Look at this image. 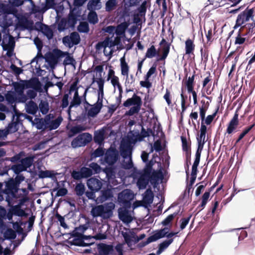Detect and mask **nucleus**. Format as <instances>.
Masks as SVG:
<instances>
[{
	"instance_id": "nucleus-55",
	"label": "nucleus",
	"mask_w": 255,
	"mask_h": 255,
	"mask_svg": "<svg viewBox=\"0 0 255 255\" xmlns=\"http://www.w3.org/2000/svg\"><path fill=\"white\" fill-rule=\"evenodd\" d=\"M145 163V166L143 168L142 171H141V172L150 175V174L151 173V171L152 170V167L154 164L153 159H151L150 161H147Z\"/></svg>"
},
{
	"instance_id": "nucleus-54",
	"label": "nucleus",
	"mask_w": 255,
	"mask_h": 255,
	"mask_svg": "<svg viewBox=\"0 0 255 255\" xmlns=\"http://www.w3.org/2000/svg\"><path fill=\"white\" fill-rule=\"evenodd\" d=\"M158 55L157 51L154 45H151L148 48L146 52L145 58H152Z\"/></svg>"
},
{
	"instance_id": "nucleus-30",
	"label": "nucleus",
	"mask_w": 255,
	"mask_h": 255,
	"mask_svg": "<svg viewBox=\"0 0 255 255\" xmlns=\"http://www.w3.org/2000/svg\"><path fill=\"white\" fill-rule=\"evenodd\" d=\"M38 110L37 105L32 100L25 104V110L28 114L34 115L36 114Z\"/></svg>"
},
{
	"instance_id": "nucleus-19",
	"label": "nucleus",
	"mask_w": 255,
	"mask_h": 255,
	"mask_svg": "<svg viewBox=\"0 0 255 255\" xmlns=\"http://www.w3.org/2000/svg\"><path fill=\"white\" fill-rule=\"evenodd\" d=\"M87 185L90 190L98 192L102 189L103 183L99 179L91 177L88 179Z\"/></svg>"
},
{
	"instance_id": "nucleus-16",
	"label": "nucleus",
	"mask_w": 255,
	"mask_h": 255,
	"mask_svg": "<svg viewBox=\"0 0 255 255\" xmlns=\"http://www.w3.org/2000/svg\"><path fill=\"white\" fill-rule=\"evenodd\" d=\"M15 40L14 37L10 34H4L2 39L1 46L3 50L8 49H14L15 47Z\"/></svg>"
},
{
	"instance_id": "nucleus-56",
	"label": "nucleus",
	"mask_w": 255,
	"mask_h": 255,
	"mask_svg": "<svg viewBox=\"0 0 255 255\" xmlns=\"http://www.w3.org/2000/svg\"><path fill=\"white\" fill-rule=\"evenodd\" d=\"M128 160L126 161V159H124L122 163V167L127 170L131 169L132 168L134 169L133 162L132 158H128Z\"/></svg>"
},
{
	"instance_id": "nucleus-31",
	"label": "nucleus",
	"mask_w": 255,
	"mask_h": 255,
	"mask_svg": "<svg viewBox=\"0 0 255 255\" xmlns=\"http://www.w3.org/2000/svg\"><path fill=\"white\" fill-rule=\"evenodd\" d=\"M15 116L16 117L15 122H12L9 123L6 127V129L8 131V133H14L16 132L18 129L17 125L20 121V115H15Z\"/></svg>"
},
{
	"instance_id": "nucleus-50",
	"label": "nucleus",
	"mask_w": 255,
	"mask_h": 255,
	"mask_svg": "<svg viewBox=\"0 0 255 255\" xmlns=\"http://www.w3.org/2000/svg\"><path fill=\"white\" fill-rule=\"evenodd\" d=\"M121 73L123 76H127L128 78V72L129 67L128 63L125 61L124 57L121 59Z\"/></svg>"
},
{
	"instance_id": "nucleus-61",
	"label": "nucleus",
	"mask_w": 255,
	"mask_h": 255,
	"mask_svg": "<svg viewBox=\"0 0 255 255\" xmlns=\"http://www.w3.org/2000/svg\"><path fill=\"white\" fill-rule=\"evenodd\" d=\"M117 5L116 0H108L106 2L105 9L107 11L110 12L115 8Z\"/></svg>"
},
{
	"instance_id": "nucleus-15",
	"label": "nucleus",
	"mask_w": 255,
	"mask_h": 255,
	"mask_svg": "<svg viewBox=\"0 0 255 255\" xmlns=\"http://www.w3.org/2000/svg\"><path fill=\"white\" fill-rule=\"evenodd\" d=\"M102 214V218L107 219L112 217L113 210L115 208V204L110 202L104 205H100Z\"/></svg>"
},
{
	"instance_id": "nucleus-29",
	"label": "nucleus",
	"mask_w": 255,
	"mask_h": 255,
	"mask_svg": "<svg viewBox=\"0 0 255 255\" xmlns=\"http://www.w3.org/2000/svg\"><path fill=\"white\" fill-rule=\"evenodd\" d=\"M169 230L168 227H164L160 230H156L151 236L155 242L159 239L166 237Z\"/></svg>"
},
{
	"instance_id": "nucleus-59",
	"label": "nucleus",
	"mask_w": 255,
	"mask_h": 255,
	"mask_svg": "<svg viewBox=\"0 0 255 255\" xmlns=\"http://www.w3.org/2000/svg\"><path fill=\"white\" fill-rule=\"evenodd\" d=\"M179 212V210L173 214L169 215L163 221H162L161 223L162 225L166 226L169 225L174 218L178 214Z\"/></svg>"
},
{
	"instance_id": "nucleus-34",
	"label": "nucleus",
	"mask_w": 255,
	"mask_h": 255,
	"mask_svg": "<svg viewBox=\"0 0 255 255\" xmlns=\"http://www.w3.org/2000/svg\"><path fill=\"white\" fill-rule=\"evenodd\" d=\"M62 121L63 118L61 116H59L56 119L52 121L50 119L48 128H49L50 130L57 129L60 126Z\"/></svg>"
},
{
	"instance_id": "nucleus-25",
	"label": "nucleus",
	"mask_w": 255,
	"mask_h": 255,
	"mask_svg": "<svg viewBox=\"0 0 255 255\" xmlns=\"http://www.w3.org/2000/svg\"><path fill=\"white\" fill-rule=\"evenodd\" d=\"M142 104L141 98L136 94H134L131 98H128L123 103V106L128 107L131 106H134L136 104Z\"/></svg>"
},
{
	"instance_id": "nucleus-58",
	"label": "nucleus",
	"mask_w": 255,
	"mask_h": 255,
	"mask_svg": "<svg viewBox=\"0 0 255 255\" xmlns=\"http://www.w3.org/2000/svg\"><path fill=\"white\" fill-rule=\"evenodd\" d=\"M141 105L142 104H139L133 106L128 111L126 112V114L128 116H131L138 113L140 110Z\"/></svg>"
},
{
	"instance_id": "nucleus-52",
	"label": "nucleus",
	"mask_w": 255,
	"mask_h": 255,
	"mask_svg": "<svg viewBox=\"0 0 255 255\" xmlns=\"http://www.w3.org/2000/svg\"><path fill=\"white\" fill-rule=\"evenodd\" d=\"M207 127L204 124V123H201L200 130V133L199 135L197 137V141H205V136L207 133Z\"/></svg>"
},
{
	"instance_id": "nucleus-12",
	"label": "nucleus",
	"mask_w": 255,
	"mask_h": 255,
	"mask_svg": "<svg viewBox=\"0 0 255 255\" xmlns=\"http://www.w3.org/2000/svg\"><path fill=\"white\" fill-rule=\"evenodd\" d=\"M95 82H96L98 85V99L97 102L103 104L105 80L102 78V75L101 74L100 75V78H99L97 80H96L95 78V76H93L91 85Z\"/></svg>"
},
{
	"instance_id": "nucleus-4",
	"label": "nucleus",
	"mask_w": 255,
	"mask_h": 255,
	"mask_svg": "<svg viewBox=\"0 0 255 255\" xmlns=\"http://www.w3.org/2000/svg\"><path fill=\"white\" fill-rule=\"evenodd\" d=\"M134 198L133 192L129 189H126L118 194V201L122 206L130 208L131 202Z\"/></svg>"
},
{
	"instance_id": "nucleus-17",
	"label": "nucleus",
	"mask_w": 255,
	"mask_h": 255,
	"mask_svg": "<svg viewBox=\"0 0 255 255\" xmlns=\"http://www.w3.org/2000/svg\"><path fill=\"white\" fill-rule=\"evenodd\" d=\"M103 171L106 174L109 184L112 183L115 185V182L117 180L116 179V167L115 166L108 165V166L105 167Z\"/></svg>"
},
{
	"instance_id": "nucleus-8",
	"label": "nucleus",
	"mask_w": 255,
	"mask_h": 255,
	"mask_svg": "<svg viewBox=\"0 0 255 255\" xmlns=\"http://www.w3.org/2000/svg\"><path fill=\"white\" fill-rule=\"evenodd\" d=\"M122 235L124 238L125 244L129 248L132 246L133 243L134 244H136L146 236L145 234H141L137 236L134 232H130L129 233L122 232Z\"/></svg>"
},
{
	"instance_id": "nucleus-9",
	"label": "nucleus",
	"mask_w": 255,
	"mask_h": 255,
	"mask_svg": "<svg viewBox=\"0 0 255 255\" xmlns=\"http://www.w3.org/2000/svg\"><path fill=\"white\" fill-rule=\"evenodd\" d=\"M132 175L134 178L138 177L136 185L139 190L144 189L146 188L149 181V175L140 172L135 168L133 169Z\"/></svg>"
},
{
	"instance_id": "nucleus-53",
	"label": "nucleus",
	"mask_w": 255,
	"mask_h": 255,
	"mask_svg": "<svg viewBox=\"0 0 255 255\" xmlns=\"http://www.w3.org/2000/svg\"><path fill=\"white\" fill-rule=\"evenodd\" d=\"M75 192L78 196H82L85 193V185L82 182L77 183L75 187Z\"/></svg>"
},
{
	"instance_id": "nucleus-13",
	"label": "nucleus",
	"mask_w": 255,
	"mask_h": 255,
	"mask_svg": "<svg viewBox=\"0 0 255 255\" xmlns=\"http://www.w3.org/2000/svg\"><path fill=\"white\" fill-rule=\"evenodd\" d=\"M81 10L76 11L75 9H70L69 14L67 17L66 18L67 20L68 26L69 27L72 28H74L75 27V25L79 20V17L81 16Z\"/></svg>"
},
{
	"instance_id": "nucleus-64",
	"label": "nucleus",
	"mask_w": 255,
	"mask_h": 255,
	"mask_svg": "<svg viewBox=\"0 0 255 255\" xmlns=\"http://www.w3.org/2000/svg\"><path fill=\"white\" fill-rule=\"evenodd\" d=\"M195 74L191 77H189L186 81L185 85L188 92H191L192 89H193V84L194 82Z\"/></svg>"
},
{
	"instance_id": "nucleus-57",
	"label": "nucleus",
	"mask_w": 255,
	"mask_h": 255,
	"mask_svg": "<svg viewBox=\"0 0 255 255\" xmlns=\"http://www.w3.org/2000/svg\"><path fill=\"white\" fill-rule=\"evenodd\" d=\"M77 30L80 33H87L90 30L89 24L86 22H80Z\"/></svg>"
},
{
	"instance_id": "nucleus-27",
	"label": "nucleus",
	"mask_w": 255,
	"mask_h": 255,
	"mask_svg": "<svg viewBox=\"0 0 255 255\" xmlns=\"http://www.w3.org/2000/svg\"><path fill=\"white\" fill-rule=\"evenodd\" d=\"M103 106V104L96 102V103L93 105V107L88 110V117L92 118L95 117L100 112Z\"/></svg>"
},
{
	"instance_id": "nucleus-42",
	"label": "nucleus",
	"mask_w": 255,
	"mask_h": 255,
	"mask_svg": "<svg viewBox=\"0 0 255 255\" xmlns=\"http://www.w3.org/2000/svg\"><path fill=\"white\" fill-rule=\"evenodd\" d=\"M5 190V186L3 189V192H0V202H1L4 200V194L5 195V201L7 202L8 205L12 203L13 199H17L16 196L15 195H14L13 197L11 196L9 194L6 193Z\"/></svg>"
},
{
	"instance_id": "nucleus-51",
	"label": "nucleus",
	"mask_w": 255,
	"mask_h": 255,
	"mask_svg": "<svg viewBox=\"0 0 255 255\" xmlns=\"http://www.w3.org/2000/svg\"><path fill=\"white\" fill-rule=\"evenodd\" d=\"M88 229V226L86 224L81 225L75 228L74 231L72 233L71 236L76 237L77 235L83 234Z\"/></svg>"
},
{
	"instance_id": "nucleus-5",
	"label": "nucleus",
	"mask_w": 255,
	"mask_h": 255,
	"mask_svg": "<svg viewBox=\"0 0 255 255\" xmlns=\"http://www.w3.org/2000/svg\"><path fill=\"white\" fill-rule=\"evenodd\" d=\"M254 8H249L247 7L245 10L238 14L236 20L235 25L234 26V29H235L242 26L246 22L249 21L250 19L253 20L254 17Z\"/></svg>"
},
{
	"instance_id": "nucleus-33",
	"label": "nucleus",
	"mask_w": 255,
	"mask_h": 255,
	"mask_svg": "<svg viewBox=\"0 0 255 255\" xmlns=\"http://www.w3.org/2000/svg\"><path fill=\"white\" fill-rule=\"evenodd\" d=\"M57 174V173H55L54 171L52 170H40L38 172V177L41 179H44L46 178H55V175Z\"/></svg>"
},
{
	"instance_id": "nucleus-45",
	"label": "nucleus",
	"mask_w": 255,
	"mask_h": 255,
	"mask_svg": "<svg viewBox=\"0 0 255 255\" xmlns=\"http://www.w3.org/2000/svg\"><path fill=\"white\" fill-rule=\"evenodd\" d=\"M87 18L89 22L91 24H95L98 22V15L95 10L89 11Z\"/></svg>"
},
{
	"instance_id": "nucleus-60",
	"label": "nucleus",
	"mask_w": 255,
	"mask_h": 255,
	"mask_svg": "<svg viewBox=\"0 0 255 255\" xmlns=\"http://www.w3.org/2000/svg\"><path fill=\"white\" fill-rule=\"evenodd\" d=\"M68 25L67 20L66 18H62L57 25V29L61 32L65 31L67 29Z\"/></svg>"
},
{
	"instance_id": "nucleus-20",
	"label": "nucleus",
	"mask_w": 255,
	"mask_h": 255,
	"mask_svg": "<svg viewBox=\"0 0 255 255\" xmlns=\"http://www.w3.org/2000/svg\"><path fill=\"white\" fill-rule=\"evenodd\" d=\"M97 250L98 252V255H110L114 251L113 245L104 243L99 244L97 246Z\"/></svg>"
},
{
	"instance_id": "nucleus-3",
	"label": "nucleus",
	"mask_w": 255,
	"mask_h": 255,
	"mask_svg": "<svg viewBox=\"0 0 255 255\" xmlns=\"http://www.w3.org/2000/svg\"><path fill=\"white\" fill-rule=\"evenodd\" d=\"M12 85L17 95H23L25 89L34 86H40V82L38 78H35L29 80H20L19 82H14L12 83Z\"/></svg>"
},
{
	"instance_id": "nucleus-49",
	"label": "nucleus",
	"mask_w": 255,
	"mask_h": 255,
	"mask_svg": "<svg viewBox=\"0 0 255 255\" xmlns=\"http://www.w3.org/2000/svg\"><path fill=\"white\" fill-rule=\"evenodd\" d=\"M34 156L32 155H29L24 158H22L20 163L22 164L26 167L29 168L33 164Z\"/></svg>"
},
{
	"instance_id": "nucleus-32",
	"label": "nucleus",
	"mask_w": 255,
	"mask_h": 255,
	"mask_svg": "<svg viewBox=\"0 0 255 255\" xmlns=\"http://www.w3.org/2000/svg\"><path fill=\"white\" fill-rule=\"evenodd\" d=\"M173 242V239H167L163 241L158 245V248L156 251V255H160L169 245Z\"/></svg>"
},
{
	"instance_id": "nucleus-44",
	"label": "nucleus",
	"mask_w": 255,
	"mask_h": 255,
	"mask_svg": "<svg viewBox=\"0 0 255 255\" xmlns=\"http://www.w3.org/2000/svg\"><path fill=\"white\" fill-rule=\"evenodd\" d=\"M66 53L65 54V58L63 61V65H72L75 66L76 64V61L73 56H71L68 52H64Z\"/></svg>"
},
{
	"instance_id": "nucleus-22",
	"label": "nucleus",
	"mask_w": 255,
	"mask_h": 255,
	"mask_svg": "<svg viewBox=\"0 0 255 255\" xmlns=\"http://www.w3.org/2000/svg\"><path fill=\"white\" fill-rule=\"evenodd\" d=\"M154 199V194L150 188L146 189L142 195V200L144 203L143 206L147 207L150 206L153 202Z\"/></svg>"
},
{
	"instance_id": "nucleus-46",
	"label": "nucleus",
	"mask_w": 255,
	"mask_h": 255,
	"mask_svg": "<svg viewBox=\"0 0 255 255\" xmlns=\"http://www.w3.org/2000/svg\"><path fill=\"white\" fill-rule=\"evenodd\" d=\"M195 49V45L193 41L190 38L185 41V52L186 54H190L193 53Z\"/></svg>"
},
{
	"instance_id": "nucleus-47",
	"label": "nucleus",
	"mask_w": 255,
	"mask_h": 255,
	"mask_svg": "<svg viewBox=\"0 0 255 255\" xmlns=\"http://www.w3.org/2000/svg\"><path fill=\"white\" fill-rule=\"evenodd\" d=\"M5 98L8 104L15 103L16 101L15 93L11 91H8L5 95Z\"/></svg>"
},
{
	"instance_id": "nucleus-36",
	"label": "nucleus",
	"mask_w": 255,
	"mask_h": 255,
	"mask_svg": "<svg viewBox=\"0 0 255 255\" xmlns=\"http://www.w3.org/2000/svg\"><path fill=\"white\" fill-rule=\"evenodd\" d=\"M86 130V128L80 125H76L75 126L72 127L69 131L68 134V137H71L75 135L76 134L81 132L83 131Z\"/></svg>"
},
{
	"instance_id": "nucleus-23",
	"label": "nucleus",
	"mask_w": 255,
	"mask_h": 255,
	"mask_svg": "<svg viewBox=\"0 0 255 255\" xmlns=\"http://www.w3.org/2000/svg\"><path fill=\"white\" fill-rule=\"evenodd\" d=\"M105 133L106 129L104 128L95 131L94 135V142L99 145H103L105 139Z\"/></svg>"
},
{
	"instance_id": "nucleus-43",
	"label": "nucleus",
	"mask_w": 255,
	"mask_h": 255,
	"mask_svg": "<svg viewBox=\"0 0 255 255\" xmlns=\"http://www.w3.org/2000/svg\"><path fill=\"white\" fill-rule=\"evenodd\" d=\"M3 238L6 240H14L16 238V232L11 229H7L3 233Z\"/></svg>"
},
{
	"instance_id": "nucleus-10",
	"label": "nucleus",
	"mask_w": 255,
	"mask_h": 255,
	"mask_svg": "<svg viewBox=\"0 0 255 255\" xmlns=\"http://www.w3.org/2000/svg\"><path fill=\"white\" fill-rule=\"evenodd\" d=\"M80 41V36L78 32L75 31L72 32L69 35L65 36L62 38L63 44L69 48L79 44Z\"/></svg>"
},
{
	"instance_id": "nucleus-28",
	"label": "nucleus",
	"mask_w": 255,
	"mask_h": 255,
	"mask_svg": "<svg viewBox=\"0 0 255 255\" xmlns=\"http://www.w3.org/2000/svg\"><path fill=\"white\" fill-rule=\"evenodd\" d=\"M132 149L128 144L124 145L120 148V155L124 159L132 158Z\"/></svg>"
},
{
	"instance_id": "nucleus-48",
	"label": "nucleus",
	"mask_w": 255,
	"mask_h": 255,
	"mask_svg": "<svg viewBox=\"0 0 255 255\" xmlns=\"http://www.w3.org/2000/svg\"><path fill=\"white\" fill-rule=\"evenodd\" d=\"M38 107L42 115L47 114L49 110V103L46 101L41 100Z\"/></svg>"
},
{
	"instance_id": "nucleus-24",
	"label": "nucleus",
	"mask_w": 255,
	"mask_h": 255,
	"mask_svg": "<svg viewBox=\"0 0 255 255\" xmlns=\"http://www.w3.org/2000/svg\"><path fill=\"white\" fill-rule=\"evenodd\" d=\"M239 115L238 112L236 111L234 115L233 118L229 122L227 128V132L228 134L232 133L233 131L237 128L239 125Z\"/></svg>"
},
{
	"instance_id": "nucleus-7",
	"label": "nucleus",
	"mask_w": 255,
	"mask_h": 255,
	"mask_svg": "<svg viewBox=\"0 0 255 255\" xmlns=\"http://www.w3.org/2000/svg\"><path fill=\"white\" fill-rule=\"evenodd\" d=\"M120 157L118 150L114 147H110L105 152L104 161L109 166H114Z\"/></svg>"
},
{
	"instance_id": "nucleus-63",
	"label": "nucleus",
	"mask_w": 255,
	"mask_h": 255,
	"mask_svg": "<svg viewBox=\"0 0 255 255\" xmlns=\"http://www.w3.org/2000/svg\"><path fill=\"white\" fill-rule=\"evenodd\" d=\"M71 175L72 178L75 180H80L84 178L80 169L79 170H73Z\"/></svg>"
},
{
	"instance_id": "nucleus-38",
	"label": "nucleus",
	"mask_w": 255,
	"mask_h": 255,
	"mask_svg": "<svg viewBox=\"0 0 255 255\" xmlns=\"http://www.w3.org/2000/svg\"><path fill=\"white\" fill-rule=\"evenodd\" d=\"M101 0H90L88 2L87 7L89 11L95 10L101 8Z\"/></svg>"
},
{
	"instance_id": "nucleus-2",
	"label": "nucleus",
	"mask_w": 255,
	"mask_h": 255,
	"mask_svg": "<svg viewBox=\"0 0 255 255\" xmlns=\"http://www.w3.org/2000/svg\"><path fill=\"white\" fill-rule=\"evenodd\" d=\"M25 180V177L22 174L16 175L14 178H10L7 181L5 182V191L9 194L11 196L14 195L18 199L22 196L21 194H18L19 191V186L20 183Z\"/></svg>"
},
{
	"instance_id": "nucleus-14",
	"label": "nucleus",
	"mask_w": 255,
	"mask_h": 255,
	"mask_svg": "<svg viewBox=\"0 0 255 255\" xmlns=\"http://www.w3.org/2000/svg\"><path fill=\"white\" fill-rule=\"evenodd\" d=\"M50 115L46 116L44 118H35L32 122V126H35L37 129L44 130L48 128L50 121Z\"/></svg>"
},
{
	"instance_id": "nucleus-6",
	"label": "nucleus",
	"mask_w": 255,
	"mask_h": 255,
	"mask_svg": "<svg viewBox=\"0 0 255 255\" xmlns=\"http://www.w3.org/2000/svg\"><path fill=\"white\" fill-rule=\"evenodd\" d=\"M92 140V135L91 134L88 132L82 133L73 139L71 145L74 148L85 146L90 143Z\"/></svg>"
},
{
	"instance_id": "nucleus-40",
	"label": "nucleus",
	"mask_w": 255,
	"mask_h": 255,
	"mask_svg": "<svg viewBox=\"0 0 255 255\" xmlns=\"http://www.w3.org/2000/svg\"><path fill=\"white\" fill-rule=\"evenodd\" d=\"M41 85H40V86ZM39 86H34L30 87L31 89H28L26 91V96L31 100L34 99L37 95V92L39 91L38 87Z\"/></svg>"
},
{
	"instance_id": "nucleus-21",
	"label": "nucleus",
	"mask_w": 255,
	"mask_h": 255,
	"mask_svg": "<svg viewBox=\"0 0 255 255\" xmlns=\"http://www.w3.org/2000/svg\"><path fill=\"white\" fill-rule=\"evenodd\" d=\"M127 207L123 206L118 209V217L120 220L125 224L129 223L131 221V217Z\"/></svg>"
},
{
	"instance_id": "nucleus-41",
	"label": "nucleus",
	"mask_w": 255,
	"mask_h": 255,
	"mask_svg": "<svg viewBox=\"0 0 255 255\" xmlns=\"http://www.w3.org/2000/svg\"><path fill=\"white\" fill-rule=\"evenodd\" d=\"M240 29H241V31L243 33V36H252L254 33V30L252 27L250 26V24L246 23L242 26Z\"/></svg>"
},
{
	"instance_id": "nucleus-18",
	"label": "nucleus",
	"mask_w": 255,
	"mask_h": 255,
	"mask_svg": "<svg viewBox=\"0 0 255 255\" xmlns=\"http://www.w3.org/2000/svg\"><path fill=\"white\" fill-rule=\"evenodd\" d=\"M38 29H39L40 31L46 36L48 40H50L53 38V32L52 29L47 25L37 21L35 23V29L38 30Z\"/></svg>"
},
{
	"instance_id": "nucleus-62",
	"label": "nucleus",
	"mask_w": 255,
	"mask_h": 255,
	"mask_svg": "<svg viewBox=\"0 0 255 255\" xmlns=\"http://www.w3.org/2000/svg\"><path fill=\"white\" fill-rule=\"evenodd\" d=\"M181 139L182 142V149L185 152L188 151H191V145L187 140V138L185 136H181Z\"/></svg>"
},
{
	"instance_id": "nucleus-26",
	"label": "nucleus",
	"mask_w": 255,
	"mask_h": 255,
	"mask_svg": "<svg viewBox=\"0 0 255 255\" xmlns=\"http://www.w3.org/2000/svg\"><path fill=\"white\" fill-rule=\"evenodd\" d=\"M164 176L162 170H153L149 175L150 183L159 182L163 179Z\"/></svg>"
},
{
	"instance_id": "nucleus-11",
	"label": "nucleus",
	"mask_w": 255,
	"mask_h": 255,
	"mask_svg": "<svg viewBox=\"0 0 255 255\" xmlns=\"http://www.w3.org/2000/svg\"><path fill=\"white\" fill-rule=\"evenodd\" d=\"M114 188L110 185H107V188H104L100 192V195L95 200L97 204L103 203V202L112 200L114 197Z\"/></svg>"
},
{
	"instance_id": "nucleus-39",
	"label": "nucleus",
	"mask_w": 255,
	"mask_h": 255,
	"mask_svg": "<svg viewBox=\"0 0 255 255\" xmlns=\"http://www.w3.org/2000/svg\"><path fill=\"white\" fill-rule=\"evenodd\" d=\"M105 150L106 149L104 147H101V145H99V146L91 154V160L104 156L106 152Z\"/></svg>"
},
{
	"instance_id": "nucleus-37",
	"label": "nucleus",
	"mask_w": 255,
	"mask_h": 255,
	"mask_svg": "<svg viewBox=\"0 0 255 255\" xmlns=\"http://www.w3.org/2000/svg\"><path fill=\"white\" fill-rule=\"evenodd\" d=\"M82 103V99L79 95L78 91L77 89L75 90L73 98L70 102V108L77 107L80 105Z\"/></svg>"
},
{
	"instance_id": "nucleus-1",
	"label": "nucleus",
	"mask_w": 255,
	"mask_h": 255,
	"mask_svg": "<svg viewBox=\"0 0 255 255\" xmlns=\"http://www.w3.org/2000/svg\"><path fill=\"white\" fill-rule=\"evenodd\" d=\"M64 51L60 49L54 50L53 52L46 53L44 57L43 56L42 54L40 55L38 54L31 60V63L36 62L37 63L39 59H44L45 62H47L50 67L52 68H54L57 64L60 59L65 57Z\"/></svg>"
},
{
	"instance_id": "nucleus-35",
	"label": "nucleus",
	"mask_w": 255,
	"mask_h": 255,
	"mask_svg": "<svg viewBox=\"0 0 255 255\" xmlns=\"http://www.w3.org/2000/svg\"><path fill=\"white\" fill-rule=\"evenodd\" d=\"M25 153L23 151H20L18 153L15 154L11 157H5L4 160L10 161L13 163L19 162L21 161L22 158L25 156Z\"/></svg>"
}]
</instances>
